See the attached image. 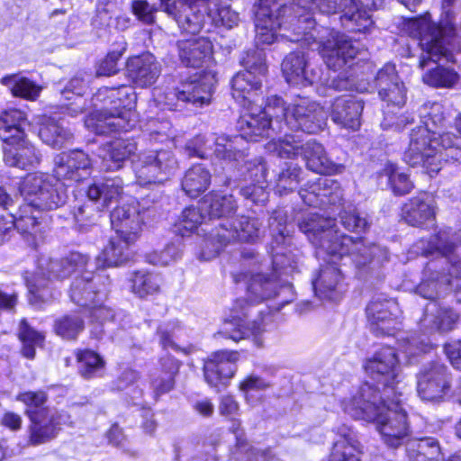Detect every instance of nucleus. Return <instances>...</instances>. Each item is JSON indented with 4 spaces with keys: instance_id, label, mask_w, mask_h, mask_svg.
Segmentation results:
<instances>
[{
    "instance_id": "f704fd0d",
    "label": "nucleus",
    "mask_w": 461,
    "mask_h": 461,
    "mask_svg": "<svg viewBox=\"0 0 461 461\" xmlns=\"http://www.w3.org/2000/svg\"><path fill=\"white\" fill-rule=\"evenodd\" d=\"M202 209L206 211L209 220L217 219L220 221L215 228L210 230L211 233H216L221 230V224H226L227 227L235 219L238 205L232 194H223L220 193H210L202 200Z\"/></svg>"
},
{
    "instance_id": "a18cd8bd",
    "label": "nucleus",
    "mask_w": 461,
    "mask_h": 461,
    "mask_svg": "<svg viewBox=\"0 0 461 461\" xmlns=\"http://www.w3.org/2000/svg\"><path fill=\"white\" fill-rule=\"evenodd\" d=\"M205 213L206 211L202 209V201L199 203V207L190 206L185 208L182 212V214L175 226L176 232L180 236L185 237L194 232L199 226L203 225L204 227H202L201 230L207 235L205 239L207 240L210 236V231L207 229L208 224L205 222ZM212 249V246L206 248V240H204V248L201 254L203 251L208 253Z\"/></svg>"
},
{
    "instance_id": "c03bdc74",
    "label": "nucleus",
    "mask_w": 461,
    "mask_h": 461,
    "mask_svg": "<svg viewBox=\"0 0 461 461\" xmlns=\"http://www.w3.org/2000/svg\"><path fill=\"white\" fill-rule=\"evenodd\" d=\"M303 170L298 164L285 161L278 165L270 182L274 185L275 192L279 195H284L297 189L303 178Z\"/></svg>"
},
{
    "instance_id": "473e14b6",
    "label": "nucleus",
    "mask_w": 461,
    "mask_h": 461,
    "mask_svg": "<svg viewBox=\"0 0 461 461\" xmlns=\"http://www.w3.org/2000/svg\"><path fill=\"white\" fill-rule=\"evenodd\" d=\"M363 109L362 100L350 95H341L332 102L330 116L336 125L357 131L361 124Z\"/></svg>"
},
{
    "instance_id": "f3484780",
    "label": "nucleus",
    "mask_w": 461,
    "mask_h": 461,
    "mask_svg": "<svg viewBox=\"0 0 461 461\" xmlns=\"http://www.w3.org/2000/svg\"><path fill=\"white\" fill-rule=\"evenodd\" d=\"M86 194L89 202L75 206L72 212L75 226L81 232H86L96 225L100 211L122 199L123 182L118 176L107 178L91 185Z\"/></svg>"
},
{
    "instance_id": "e433bc0d",
    "label": "nucleus",
    "mask_w": 461,
    "mask_h": 461,
    "mask_svg": "<svg viewBox=\"0 0 461 461\" xmlns=\"http://www.w3.org/2000/svg\"><path fill=\"white\" fill-rule=\"evenodd\" d=\"M128 77L140 87H149L158 78L161 68L155 56L149 52L131 57L126 64Z\"/></svg>"
},
{
    "instance_id": "8fccbe9b",
    "label": "nucleus",
    "mask_w": 461,
    "mask_h": 461,
    "mask_svg": "<svg viewBox=\"0 0 461 461\" xmlns=\"http://www.w3.org/2000/svg\"><path fill=\"white\" fill-rule=\"evenodd\" d=\"M221 135H219L220 137ZM218 138V135H212L210 138H206L203 135L195 136L190 140L185 145V151L189 157L206 158L213 156L222 167H228L230 168H238L240 171L239 163H227L223 159L218 158L215 154V144L214 140Z\"/></svg>"
},
{
    "instance_id": "393cba45",
    "label": "nucleus",
    "mask_w": 461,
    "mask_h": 461,
    "mask_svg": "<svg viewBox=\"0 0 461 461\" xmlns=\"http://www.w3.org/2000/svg\"><path fill=\"white\" fill-rule=\"evenodd\" d=\"M346 3L347 0H310V6L327 15L343 12L340 21L345 28L358 32L368 31L374 24L371 8L363 6L360 0Z\"/></svg>"
},
{
    "instance_id": "bf43d9fd",
    "label": "nucleus",
    "mask_w": 461,
    "mask_h": 461,
    "mask_svg": "<svg viewBox=\"0 0 461 461\" xmlns=\"http://www.w3.org/2000/svg\"><path fill=\"white\" fill-rule=\"evenodd\" d=\"M19 339L23 343V355L32 359L35 356V348L41 345L44 336L32 329L26 320H22L19 327Z\"/></svg>"
},
{
    "instance_id": "72a5a7b5",
    "label": "nucleus",
    "mask_w": 461,
    "mask_h": 461,
    "mask_svg": "<svg viewBox=\"0 0 461 461\" xmlns=\"http://www.w3.org/2000/svg\"><path fill=\"white\" fill-rule=\"evenodd\" d=\"M275 0H258L254 5L256 43L258 46L270 45L278 41L277 21L273 13Z\"/></svg>"
},
{
    "instance_id": "bb28decb",
    "label": "nucleus",
    "mask_w": 461,
    "mask_h": 461,
    "mask_svg": "<svg viewBox=\"0 0 461 461\" xmlns=\"http://www.w3.org/2000/svg\"><path fill=\"white\" fill-rule=\"evenodd\" d=\"M93 167H96L95 161L80 149L62 152L54 158L55 178L64 186L89 178Z\"/></svg>"
},
{
    "instance_id": "0e129e2a",
    "label": "nucleus",
    "mask_w": 461,
    "mask_h": 461,
    "mask_svg": "<svg viewBox=\"0 0 461 461\" xmlns=\"http://www.w3.org/2000/svg\"><path fill=\"white\" fill-rule=\"evenodd\" d=\"M181 248L179 243H170L160 251H154L148 256L150 264L157 266H167L175 262L181 256Z\"/></svg>"
},
{
    "instance_id": "680f3d73",
    "label": "nucleus",
    "mask_w": 461,
    "mask_h": 461,
    "mask_svg": "<svg viewBox=\"0 0 461 461\" xmlns=\"http://www.w3.org/2000/svg\"><path fill=\"white\" fill-rule=\"evenodd\" d=\"M84 321L78 314L64 316L55 323V330L64 339H75L83 330Z\"/></svg>"
},
{
    "instance_id": "603ef678",
    "label": "nucleus",
    "mask_w": 461,
    "mask_h": 461,
    "mask_svg": "<svg viewBox=\"0 0 461 461\" xmlns=\"http://www.w3.org/2000/svg\"><path fill=\"white\" fill-rule=\"evenodd\" d=\"M1 84L7 86L14 96L22 97L27 100H35L41 91V87L27 77L17 74L4 77Z\"/></svg>"
},
{
    "instance_id": "f8f14e48",
    "label": "nucleus",
    "mask_w": 461,
    "mask_h": 461,
    "mask_svg": "<svg viewBox=\"0 0 461 461\" xmlns=\"http://www.w3.org/2000/svg\"><path fill=\"white\" fill-rule=\"evenodd\" d=\"M352 42L358 47L357 53L348 59V61L338 67L333 68L328 65L327 68L333 70V76L329 75L328 77L323 76L321 67L312 64L308 61L306 54L303 51H293L289 53L282 63V72L289 85L304 87L308 86H327L337 91L342 90H357L362 92L366 87L357 86L353 74H348V68L352 70L354 67V59L359 53V42ZM325 64H327L325 62Z\"/></svg>"
},
{
    "instance_id": "f257e3e1",
    "label": "nucleus",
    "mask_w": 461,
    "mask_h": 461,
    "mask_svg": "<svg viewBox=\"0 0 461 461\" xmlns=\"http://www.w3.org/2000/svg\"><path fill=\"white\" fill-rule=\"evenodd\" d=\"M290 226L285 210L273 212L269 218L272 235L270 262L267 259L260 260L253 252L243 253L245 261L253 260L249 263L251 269L249 272L235 273L232 276L237 285L246 286V297L234 302L230 315L215 334L216 338L240 341L252 337L254 343L262 347L265 318L267 315L252 319L257 305L273 296L279 298L282 294L285 297L278 302L280 307L294 300L293 285L287 279H283V276L299 271L302 254L298 249H292Z\"/></svg>"
},
{
    "instance_id": "13d9d810",
    "label": "nucleus",
    "mask_w": 461,
    "mask_h": 461,
    "mask_svg": "<svg viewBox=\"0 0 461 461\" xmlns=\"http://www.w3.org/2000/svg\"><path fill=\"white\" fill-rule=\"evenodd\" d=\"M86 88V84L85 80L82 77L76 76L68 81L61 91V95L68 100L72 98L69 95L70 94L76 95V101L68 104L66 107V111L69 115L77 116L78 113L83 112L84 107L82 95H84Z\"/></svg>"
},
{
    "instance_id": "a211bd4d",
    "label": "nucleus",
    "mask_w": 461,
    "mask_h": 461,
    "mask_svg": "<svg viewBox=\"0 0 461 461\" xmlns=\"http://www.w3.org/2000/svg\"><path fill=\"white\" fill-rule=\"evenodd\" d=\"M18 191L24 200L35 209L56 210L64 205L68 199L67 188L55 176L47 173H29L18 183Z\"/></svg>"
},
{
    "instance_id": "864d4df0",
    "label": "nucleus",
    "mask_w": 461,
    "mask_h": 461,
    "mask_svg": "<svg viewBox=\"0 0 461 461\" xmlns=\"http://www.w3.org/2000/svg\"><path fill=\"white\" fill-rule=\"evenodd\" d=\"M129 282L131 292L140 298L153 295L160 288V278L158 276L144 270L134 272Z\"/></svg>"
},
{
    "instance_id": "4c0bfd02",
    "label": "nucleus",
    "mask_w": 461,
    "mask_h": 461,
    "mask_svg": "<svg viewBox=\"0 0 461 461\" xmlns=\"http://www.w3.org/2000/svg\"><path fill=\"white\" fill-rule=\"evenodd\" d=\"M111 225L116 234L124 235L127 239H139L143 216L133 203L117 206L110 214Z\"/></svg>"
},
{
    "instance_id": "5701e85b",
    "label": "nucleus",
    "mask_w": 461,
    "mask_h": 461,
    "mask_svg": "<svg viewBox=\"0 0 461 461\" xmlns=\"http://www.w3.org/2000/svg\"><path fill=\"white\" fill-rule=\"evenodd\" d=\"M371 330L375 336H393L401 333L402 311L397 301L384 294H375L366 308Z\"/></svg>"
},
{
    "instance_id": "a19ab883",
    "label": "nucleus",
    "mask_w": 461,
    "mask_h": 461,
    "mask_svg": "<svg viewBox=\"0 0 461 461\" xmlns=\"http://www.w3.org/2000/svg\"><path fill=\"white\" fill-rule=\"evenodd\" d=\"M338 438L333 444L330 461H361V446L355 432L346 425L334 429Z\"/></svg>"
},
{
    "instance_id": "09e8293b",
    "label": "nucleus",
    "mask_w": 461,
    "mask_h": 461,
    "mask_svg": "<svg viewBox=\"0 0 461 461\" xmlns=\"http://www.w3.org/2000/svg\"><path fill=\"white\" fill-rule=\"evenodd\" d=\"M377 179L380 184L385 181V185L390 187L394 194L404 195L411 191L413 184L409 176L398 168L397 165L387 162L377 173Z\"/></svg>"
},
{
    "instance_id": "7c9ffc66",
    "label": "nucleus",
    "mask_w": 461,
    "mask_h": 461,
    "mask_svg": "<svg viewBox=\"0 0 461 461\" xmlns=\"http://www.w3.org/2000/svg\"><path fill=\"white\" fill-rule=\"evenodd\" d=\"M238 359L237 351L219 350L212 353L203 365V375L207 384L212 387L225 385V381L231 378L236 372Z\"/></svg>"
},
{
    "instance_id": "9d476101",
    "label": "nucleus",
    "mask_w": 461,
    "mask_h": 461,
    "mask_svg": "<svg viewBox=\"0 0 461 461\" xmlns=\"http://www.w3.org/2000/svg\"><path fill=\"white\" fill-rule=\"evenodd\" d=\"M456 1L442 0L438 23L432 21L429 13L403 20L402 31L418 41L420 68L429 61L456 62L455 55L461 51V27H456Z\"/></svg>"
},
{
    "instance_id": "774afa93",
    "label": "nucleus",
    "mask_w": 461,
    "mask_h": 461,
    "mask_svg": "<svg viewBox=\"0 0 461 461\" xmlns=\"http://www.w3.org/2000/svg\"><path fill=\"white\" fill-rule=\"evenodd\" d=\"M132 11L138 19L143 23L149 24L154 22V11L148 2L142 0L133 1Z\"/></svg>"
},
{
    "instance_id": "cd10ccee",
    "label": "nucleus",
    "mask_w": 461,
    "mask_h": 461,
    "mask_svg": "<svg viewBox=\"0 0 461 461\" xmlns=\"http://www.w3.org/2000/svg\"><path fill=\"white\" fill-rule=\"evenodd\" d=\"M41 212L43 211L23 203L15 213H6V222H10V230L15 228L29 245L37 247L43 240L45 232Z\"/></svg>"
},
{
    "instance_id": "a878e982",
    "label": "nucleus",
    "mask_w": 461,
    "mask_h": 461,
    "mask_svg": "<svg viewBox=\"0 0 461 461\" xmlns=\"http://www.w3.org/2000/svg\"><path fill=\"white\" fill-rule=\"evenodd\" d=\"M451 388L447 368L434 362L423 366L417 375V393L424 402H441L445 401Z\"/></svg>"
},
{
    "instance_id": "49530a36",
    "label": "nucleus",
    "mask_w": 461,
    "mask_h": 461,
    "mask_svg": "<svg viewBox=\"0 0 461 461\" xmlns=\"http://www.w3.org/2000/svg\"><path fill=\"white\" fill-rule=\"evenodd\" d=\"M407 456L409 461H443L438 441L431 437L409 441Z\"/></svg>"
},
{
    "instance_id": "338daca9",
    "label": "nucleus",
    "mask_w": 461,
    "mask_h": 461,
    "mask_svg": "<svg viewBox=\"0 0 461 461\" xmlns=\"http://www.w3.org/2000/svg\"><path fill=\"white\" fill-rule=\"evenodd\" d=\"M125 47L123 46L120 50H113L107 54L104 59L100 63L96 70L97 76H112L118 71L117 62L122 57Z\"/></svg>"
},
{
    "instance_id": "7ed1b4c3",
    "label": "nucleus",
    "mask_w": 461,
    "mask_h": 461,
    "mask_svg": "<svg viewBox=\"0 0 461 461\" xmlns=\"http://www.w3.org/2000/svg\"><path fill=\"white\" fill-rule=\"evenodd\" d=\"M298 228L316 248V256L328 262L312 279L315 295L321 300L337 302L342 296L343 276L338 267L339 261L360 268L372 260L383 263L391 259L385 248L375 244L367 248L361 238L354 240L340 233L330 217L307 212L299 221Z\"/></svg>"
},
{
    "instance_id": "dca6fc26",
    "label": "nucleus",
    "mask_w": 461,
    "mask_h": 461,
    "mask_svg": "<svg viewBox=\"0 0 461 461\" xmlns=\"http://www.w3.org/2000/svg\"><path fill=\"white\" fill-rule=\"evenodd\" d=\"M16 399L25 406V413L32 424L30 442L37 446L56 438L63 426L71 424L70 415L64 411L50 410L45 407L47 395L42 391L24 392Z\"/></svg>"
},
{
    "instance_id": "4be33fe9",
    "label": "nucleus",
    "mask_w": 461,
    "mask_h": 461,
    "mask_svg": "<svg viewBox=\"0 0 461 461\" xmlns=\"http://www.w3.org/2000/svg\"><path fill=\"white\" fill-rule=\"evenodd\" d=\"M280 118L291 131L314 134L326 125L327 114L316 102L308 97H299L288 106L285 104V114H280Z\"/></svg>"
},
{
    "instance_id": "2f4dec72",
    "label": "nucleus",
    "mask_w": 461,
    "mask_h": 461,
    "mask_svg": "<svg viewBox=\"0 0 461 461\" xmlns=\"http://www.w3.org/2000/svg\"><path fill=\"white\" fill-rule=\"evenodd\" d=\"M137 240H130L120 234L111 237L95 258V268L103 270L106 267H117L127 264L133 257L131 245Z\"/></svg>"
},
{
    "instance_id": "b1692460",
    "label": "nucleus",
    "mask_w": 461,
    "mask_h": 461,
    "mask_svg": "<svg viewBox=\"0 0 461 461\" xmlns=\"http://www.w3.org/2000/svg\"><path fill=\"white\" fill-rule=\"evenodd\" d=\"M164 12L177 23L182 32L196 34L209 17L212 0H159Z\"/></svg>"
},
{
    "instance_id": "c9c22d12",
    "label": "nucleus",
    "mask_w": 461,
    "mask_h": 461,
    "mask_svg": "<svg viewBox=\"0 0 461 461\" xmlns=\"http://www.w3.org/2000/svg\"><path fill=\"white\" fill-rule=\"evenodd\" d=\"M402 218L414 227L433 226L435 221V202L429 194H420L411 198L402 208Z\"/></svg>"
},
{
    "instance_id": "4468645a",
    "label": "nucleus",
    "mask_w": 461,
    "mask_h": 461,
    "mask_svg": "<svg viewBox=\"0 0 461 461\" xmlns=\"http://www.w3.org/2000/svg\"><path fill=\"white\" fill-rule=\"evenodd\" d=\"M26 116L18 109L0 113V140L3 158L9 167L29 170L41 161L40 150L28 140L24 131Z\"/></svg>"
},
{
    "instance_id": "052dcab7",
    "label": "nucleus",
    "mask_w": 461,
    "mask_h": 461,
    "mask_svg": "<svg viewBox=\"0 0 461 461\" xmlns=\"http://www.w3.org/2000/svg\"><path fill=\"white\" fill-rule=\"evenodd\" d=\"M184 331L183 327L177 321L163 323L158 328L159 343L164 349L172 348L175 351L180 350L174 339H180Z\"/></svg>"
},
{
    "instance_id": "79ce46f5",
    "label": "nucleus",
    "mask_w": 461,
    "mask_h": 461,
    "mask_svg": "<svg viewBox=\"0 0 461 461\" xmlns=\"http://www.w3.org/2000/svg\"><path fill=\"white\" fill-rule=\"evenodd\" d=\"M282 122V131L271 137L266 144V149L270 153H276L280 158H294L301 157L304 150V143L299 134L289 133Z\"/></svg>"
},
{
    "instance_id": "0eeeda50",
    "label": "nucleus",
    "mask_w": 461,
    "mask_h": 461,
    "mask_svg": "<svg viewBox=\"0 0 461 461\" xmlns=\"http://www.w3.org/2000/svg\"><path fill=\"white\" fill-rule=\"evenodd\" d=\"M448 109L440 102L428 101L419 108L422 125L411 129L403 160L411 167H421L430 176L439 172L442 163H461V140L450 133H439L447 123Z\"/></svg>"
},
{
    "instance_id": "c756f323",
    "label": "nucleus",
    "mask_w": 461,
    "mask_h": 461,
    "mask_svg": "<svg viewBox=\"0 0 461 461\" xmlns=\"http://www.w3.org/2000/svg\"><path fill=\"white\" fill-rule=\"evenodd\" d=\"M136 150L137 144L134 140L117 138L98 149V159L95 160L96 168L99 171L118 170Z\"/></svg>"
},
{
    "instance_id": "9b49d317",
    "label": "nucleus",
    "mask_w": 461,
    "mask_h": 461,
    "mask_svg": "<svg viewBox=\"0 0 461 461\" xmlns=\"http://www.w3.org/2000/svg\"><path fill=\"white\" fill-rule=\"evenodd\" d=\"M136 100L134 88L129 85L99 88L92 97L95 112L85 119V126L97 135L130 131L137 123L132 112Z\"/></svg>"
},
{
    "instance_id": "37998d69",
    "label": "nucleus",
    "mask_w": 461,
    "mask_h": 461,
    "mask_svg": "<svg viewBox=\"0 0 461 461\" xmlns=\"http://www.w3.org/2000/svg\"><path fill=\"white\" fill-rule=\"evenodd\" d=\"M301 157L305 160L308 169L322 175L340 172L342 166L328 158L323 146L314 140L304 143V150Z\"/></svg>"
},
{
    "instance_id": "de8ad7c7",
    "label": "nucleus",
    "mask_w": 461,
    "mask_h": 461,
    "mask_svg": "<svg viewBox=\"0 0 461 461\" xmlns=\"http://www.w3.org/2000/svg\"><path fill=\"white\" fill-rule=\"evenodd\" d=\"M211 184V173L202 164L191 167L182 179V189L191 198L204 193Z\"/></svg>"
},
{
    "instance_id": "20e7f679",
    "label": "nucleus",
    "mask_w": 461,
    "mask_h": 461,
    "mask_svg": "<svg viewBox=\"0 0 461 461\" xmlns=\"http://www.w3.org/2000/svg\"><path fill=\"white\" fill-rule=\"evenodd\" d=\"M237 122L239 135H221L214 140L215 154L227 163H239L241 175L252 184L241 187L240 194L247 206L264 204L268 198L266 191V167L261 158L248 160L249 141L271 139L282 131L280 114H285V103L277 95L267 97L263 109L250 105Z\"/></svg>"
},
{
    "instance_id": "aec40b11",
    "label": "nucleus",
    "mask_w": 461,
    "mask_h": 461,
    "mask_svg": "<svg viewBox=\"0 0 461 461\" xmlns=\"http://www.w3.org/2000/svg\"><path fill=\"white\" fill-rule=\"evenodd\" d=\"M132 167L140 185H160L175 174L177 160L169 149H154L140 152Z\"/></svg>"
},
{
    "instance_id": "f03ea898",
    "label": "nucleus",
    "mask_w": 461,
    "mask_h": 461,
    "mask_svg": "<svg viewBox=\"0 0 461 461\" xmlns=\"http://www.w3.org/2000/svg\"><path fill=\"white\" fill-rule=\"evenodd\" d=\"M451 234L449 228L440 230L429 239H420L413 244L410 254L435 256L429 260L423 271L420 283L415 292L429 300L422 317L419 321L420 337L410 335L415 339L416 349L427 352L431 348L429 336L434 332H449L459 321V313L451 307L441 306L436 299L447 291H453L458 302H461V258L454 253L458 240Z\"/></svg>"
},
{
    "instance_id": "1a4fd4ad",
    "label": "nucleus",
    "mask_w": 461,
    "mask_h": 461,
    "mask_svg": "<svg viewBox=\"0 0 461 461\" xmlns=\"http://www.w3.org/2000/svg\"><path fill=\"white\" fill-rule=\"evenodd\" d=\"M402 396V393L391 397L377 396L366 384L353 387L340 400V407L355 420L374 422L384 444L396 448L406 443L411 435Z\"/></svg>"
},
{
    "instance_id": "58836bf2",
    "label": "nucleus",
    "mask_w": 461,
    "mask_h": 461,
    "mask_svg": "<svg viewBox=\"0 0 461 461\" xmlns=\"http://www.w3.org/2000/svg\"><path fill=\"white\" fill-rule=\"evenodd\" d=\"M181 362L169 354L158 360V366L149 374V384L154 399L169 393L175 385V377L178 374Z\"/></svg>"
},
{
    "instance_id": "2eb2a0df",
    "label": "nucleus",
    "mask_w": 461,
    "mask_h": 461,
    "mask_svg": "<svg viewBox=\"0 0 461 461\" xmlns=\"http://www.w3.org/2000/svg\"><path fill=\"white\" fill-rule=\"evenodd\" d=\"M303 202L308 206L325 209L329 205L339 207L340 223L349 231L362 233L368 228V221L366 217L352 205L347 207L341 203L343 200V190L339 183L326 176H319L314 180H309L298 192Z\"/></svg>"
},
{
    "instance_id": "6e6552de",
    "label": "nucleus",
    "mask_w": 461,
    "mask_h": 461,
    "mask_svg": "<svg viewBox=\"0 0 461 461\" xmlns=\"http://www.w3.org/2000/svg\"><path fill=\"white\" fill-rule=\"evenodd\" d=\"M215 84V72L208 69L195 73L173 87L154 88L146 122L140 125L145 136L154 144L174 145L175 133L164 111L176 110L179 104H192L195 107L208 104Z\"/></svg>"
},
{
    "instance_id": "423d86ee",
    "label": "nucleus",
    "mask_w": 461,
    "mask_h": 461,
    "mask_svg": "<svg viewBox=\"0 0 461 461\" xmlns=\"http://www.w3.org/2000/svg\"><path fill=\"white\" fill-rule=\"evenodd\" d=\"M294 5H285L277 11L278 43L298 42L301 47L319 51L328 66L338 68L354 57L358 47L347 35L328 27H316L312 15L307 12L309 0H292Z\"/></svg>"
},
{
    "instance_id": "412c9836",
    "label": "nucleus",
    "mask_w": 461,
    "mask_h": 461,
    "mask_svg": "<svg viewBox=\"0 0 461 461\" xmlns=\"http://www.w3.org/2000/svg\"><path fill=\"white\" fill-rule=\"evenodd\" d=\"M262 221L258 218L241 215L235 218L230 225L221 224V230L211 233L206 240V248L212 249L207 253L203 251L200 255L202 260H210L215 258L220 251L232 241L256 242L261 236Z\"/></svg>"
},
{
    "instance_id": "e2e57ef3",
    "label": "nucleus",
    "mask_w": 461,
    "mask_h": 461,
    "mask_svg": "<svg viewBox=\"0 0 461 461\" xmlns=\"http://www.w3.org/2000/svg\"><path fill=\"white\" fill-rule=\"evenodd\" d=\"M212 5L217 8L212 11L209 7L208 14L210 20L216 26H223L227 29H231L238 25L240 22V14L236 11L232 10L229 5L218 6L213 1Z\"/></svg>"
},
{
    "instance_id": "4d7b16f0",
    "label": "nucleus",
    "mask_w": 461,
    "mask_h": 461,
    "mask_svg": "<svg viewBox=\"0 0 461 461\" xmlns=\"http://www.w3.org/2000/svg\"><path fill=\"white\" fill-rule=\"evenodd\" d=\"M459 75L451 68L437 66L423 75L425 84L434 87H454L458 82Z\"/></svg>"
},
{
    "instance_id": "ddd939ff",
    "label": "nucleus",
    "mask_w": 461,
    "mask_h": 461,
    "mask_svg": "<svg viewBox=\"0 0 461 461\" xmlns=\"http://www.w3.org/2000/svg\"><path fill=\"white\" fill-rule=\"evenodd\" d=\"M414 342L415 339L410 337L408 332L398 333L396 347L384 346L365 361L366 373L376 385L374 388L370 383L366 382V384L371 386L377 396L391 397V395L399 394L397 390L402 380V374L396 351L403 354L407 362L411 363V357L421 353L416 349Z\"/></svg>"
},
{
    "instance_id": "6ab92c4d",
    "label": "nucleus",
    "mask_w": 461,
    "mask_h": 461,
    "mask_svg": "<svg viewBox=\"0 0 461 461\" xmlns=\"http://www.w3.org/2000/svg\"><path fill=\"white\" fill-rule=\"evenodd\" d=\"M244 71L238 72L231 80V95L233 99L242 107L249 108L258 102V92L261 90L262 78L267 67L265 55L261 50L248 51L242 57Z\"/></svg>"
},
{
    "instance_id": "69168bd1",
    "label": "nucleus",
    "mask_w": 461,
    "mask_h": 461,
    "mask_svg": "<svg viewBox=\"0 0 461 461\" xmlns=\"http://www.w3.org/2000/svg\"><path fill=\"white\" fill-rule=\"evenodd\" d=\"M414 122V117L411 114L404 113L397 115L394 109L384 111V120L381 126L384 130L402 131L406 126Z\"/></svg>"
},
{
    "instance_id": "6e6d98bb",
    "label": "nucleus",
    "mask_w": 461,
    "mask_h": 461,
    "mask_svg": "<svg viewBox=\"0 0 461 461\" xmlns=\"http://www.w3.org/2000/svg\"><path fill=\"white\" fill-rule=\"evenodd\" d=\"M77 358L78 370L83 377L91 379L100 376L104 372V360L96 352L90 349L79 350Z\"/></svg>"
},
{
    "instance_id": "c85d7f7f",
    "label": "nucleus",
    "mask_w": 461,
    "mask_h": 461,
    "mask_svg": "<svg viewBox=\"0 0 461 461\" xmlns=\"http://www.w3.org/2000/svg\"><path fill=\"white\" fill-rule=\"evenodd\" d=\"M375 85L381 100L386 103L384 110L401 108L406 102V89L400 81L395 66L387 63L376 74Z\"/></svg>"
},
{
    "instance_id": "ea45409f",
    "label": "nucleus",
    "mask_w": 461,
    "mask_h": 461,
    "mask_svg": "<svg viewBox=\"0 0 461 461\" xmlns=\"http://www.w3.org/2000/svg\"><path fill=\"white\" fill-rule=\"evenodd\" d=\"M178 56L185 67H209L212 59V44L206 38H192L177 41Z\"/></svg>"
},
{
    "instance_id": "5fc2aeb1",
    "label": "nucleus",
    "mask_w": 461,
    "mask_h": 461,
    "mask_svg": "<svg viewBox=\"0 0 461 461\" xmlns=\"http://www.w3.org/2000/svg\"><path fill=\"white\" fill-rule=\"evenodd\" d=\"M39 136L47 145L54 149H61L73 138L72 132L54 120L41 126Z\"/></svg>"
},
{
    "instance_id": "39448f33",
    "label": "nucleus",
    "mask_w": 461,
    "mask_h": 461,
    "mask_svg": "<svg viewBox=\"0 0 461 461\" xmlns=\"http://www.w3.org/2000/svg\"><path fill=\"white\" fill-rule=\"evenodd\" d=\"M93 268L94 264L89 262L88 257L77 251L69 252L61 259L41 257L35 275L32 278L25 276L30 303H45L53 297L50 287L51 277L63 279L79 271L82 276H77L71 285V300L85 308L93 321L102 324L113 320L116 315L104 303L110 285L109 277L98 273L93 274Z\"/></svg>"
},
{
    "instance_id": "3c124183",
    "label": "nucleus",
    "mask_w": 461,
    "mask_h": 461,
    "mask_svg": "<svg viewBox=\"0 0 461 461\" xmlns=\"http://www.w3.org/2000/svg\"><path fill=\"white\" fill-rule=\"evenodd\" d=\"M231 422L230 427V431L235 435L236 438V446L237 451L239 453L245 452L247 461H272L275 458V455L273 454L270 448L267 449H258V448H248L246 449V441L243 438V432L241 429V422L236 416L228 418Z\"/></svg>"
}]
</instances>
